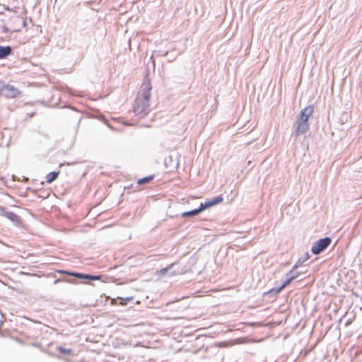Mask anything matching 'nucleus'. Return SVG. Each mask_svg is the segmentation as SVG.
<instances>
[{"mask_svg": "<svg viewBox=\"0 0 362 362\" xmlns=\"http://www.w3.org/2000/svg\"><path fill=\"white\" fill-rule=\"evenodd\" d=\"M151 85L149 81L142 84V90L139 93L133 105L134 113L143 117L149 112V100L151 97Z\"/></svg>", "mask_w": 362, "mask_h": 362, "instance_id": "1", "label": "nucleus"}, {"mask_svg": "<svg viewBox=\"0 0 362 362\" xmlns=\"http://www.w3.org/2000/svg\"><path fill=\"white\" fill-rule=\"evenodd\" d=\"M331 243V239L328 237L320 239L316 241L311 248V251L315 255L320 254L322 250L326 249Z\"/></svg>", "mask_w": 362, "mask_h": 362, "instance_id": "2", "label": "nucleus"}, {"mask_svg": "<svg viewBox=\"0 0 362 362\" xmlns=\"http://www.w3.org/2000/svg\"><path fill=\"white\" fill-rule=\"evenodd\" d=\"M1 94L6 98H13L20 94V91L13 86L7 84L1 88Z\"/></svg>", "mask_w": 362, "mask_h": 362, "instance_id": "3", "label": "nucleus"}, {"mask_svg": "<svg viewBox=\"0 0 362 362\" xmlns=\"http://www.w3.org/2000/svg\"><path fill=\"white\" fill-rule=\"evenodd\" d=\"M223 201V198L222 196H218L215 198H214L211 200H208L205 202L204 203H202L199 206L200 209H202V211H204L206 209L210 208L211 206H214L216 204H218L221 203Z\"/></svg>", "mask_w": 362, "mask_h": 362, "instance_id": "4", "label": "nucleus"}, {"mask_svg": "<svg viewBox=\"0 0 362 362\" xmlns=\"http://www.w3.org/2000/svg\"><path fill=\"white\" fill-rule=\"evenodd\" d=\"M297 126L296 129V135L299 136L305 133L309 129V123L297 119Z\"/></svg>", "mask_w": 362, "mask_h": 362, "instance_id": "5", "label": "nucleus"}, {"mask_svg": "<svg viewBox=\"0 0 362 362\" xmlns=\"http://www.w3.org/2000/svg\"><path fill=\"white\" fill-rule=\"evenodd\" d=\"M313 112V107L308 106L300 111L299 117L298 119L308 122L310 116Z\"/></svg>", "mask_w": 362, "mask_h": 362, "instance_id": "6", "label": "nucleus"}, {"mask_svg": "<svg viewBox=\"0 0 362 362\" xmlns=\"http://www.w3.org/2000/svg\"><path fill=\"white\" fill-rule=\"evenodd\" d=\"M61 273H66L68 274L70 276H76L81 279H86L90 280H99L100 279V276H93V275H88V274H83L81 273H71V272H66L63 271H59Z\"/></svg>", "mask_w": 362, "mask_h": 362, "instance_id": "7", "label": "nucleus"}, {"mask_svg": "<svg viewBox=\"0 0 362 362\" xmlns=\"http://www.w3.org/2000/svg\"><path fill=\"white\" fill-rule=\"evenodd\" d=\"M11 53V48L9 46H0V59H3L8 56Z\"/></svg>", "mask_w": 362, "mask_h": 362, "instance_id": "8", "label": "nucleus"}, {"mask_svg": "<svg viewBox=\"0 0 362 362\" xmlns=\"http://www.w3.org/2000/svg\"><path fill=\"white\" fill-rule=\"evenodd\" d=\"M4 216L14 223H19L21 221L20 217L13 212H6Z\"/></svg>", "mask_w": 362, "mask_h": 362, "instance_id": "9", "label": "nucleus"}, {"mask_svg": "<svg viewBox=\"0 0 362 362\" xmlns=\"http://www.w3.org/2000/svg\"><path fill=\"white\" fill-rule=\"evenodd\" d=\"M58 175H59L58 172H51V173H48L46 176L47 182V183L52 182L54 180H55L57 178Z\"/></svg>", "mask_w": 362, "mask_h": 362, "instance_id": "10", "label": "nucleus"}, {"mask_svg": "<svg viewBox=\"0 0 362 362\" xmlns=\"http://www.w3.org/2000/svg\"><path fill=\"white\" fill-rule=\"evenodd\" d=\"M153 178H154V175H149L148 177H145L138 180L137 183L140 185L146 184V183H148L151 180H153Z\"/></svg>", "mask_w": 362, "mask_h": 362, "instance_id": "11", "label": "nucleus"}, {"mask_svg": "<svg viewBox=\"0 0 362 362\" xmlns=\"http://www.w3.org/2000/svg\"><path fill=\"white\" fill-rule=\"evenodd\" d=\"M201 211H202V209H200V207H199L197 209L192 210V211H187V212H184L182 214V216L183 217H186V216H195V215H197Z\"/></svg>", "mask_w": 362, "mask_h": 362, "instance_id": "12", "label": "nucleus"}, {"mask_svg": "<svg viewBox=\"0 0 362 362\" xmlns=\"http://www.w3.org/2000/svg\"><path fill=\"white\" fill-rule=\"evenodd\" d=\"M117 298L119 300V305L124 306V305H126L129 302L132 301L134 299V297L133 296L127 297V298L118 297Z\"/></svg>", "mask_w": 362, "mask_h": 362, "instance_id": "13", "label": "nucleus"}, {"mask_svg": "<svg viewBox=\"0 0 362 362\" xmlns=\"http://www.w3.org/2000/svg\"><path fill=\"white\" fill-rule=\"evenodd\" d=\"M296 278V276H292L291 277L290 279H288V280H286L284 284L280 287L277 290H276V292L277 293H279L283 288H284L286 286H287L288 285H289L292 281Z\"/></svg>", "mask_w": 362, "mask_h": 362, "instance_id": "14", "label": "nucleus"}, {"mask_svg": "<svg viewBox=\"0 0 362 362\" xmlns=\"http://www.w3.org/2000/svg\"><path fill=\"white\" fill-rule=\"evenodd\" d=\"M57 349L62 354L71 355V353H72V349H65V348H64L62 346L58 347Z\"/></svg>", "mask_w": 362, "mask_h": 362, "instance_id": "15", "label": "nucleus"}, {"mask_svg": "<svg viewBox=\"0 0 362 362\" xmlns=\"http://www.w3.org/2000/svg\"><path fill=\"white\" fill-rule=\"evenodd\" d=\"M173 264H172L170 266H169V267H167V268H163V269H160V270L157 271V272H156V274H157L158 275H160V276H163V275L166 274V273L168 272V270H169V269L173 267Z\"/></svg>", "mask_w": 362, "mask_h": 362, "instance_id": "16", "label": "nucleus"}, {"mask_svg": "<svg viewBox=\"0 0 362 362\" xmlns=\"http://www.w3.org/2000/svg\"><path fill=\"white\" fill-rule=\"evenodd\" d=\"M110 303H111V305H116V303H117V300H116V299H115V298H112V299L111 300V301H110Z\"/></svg>", "mask_w": 362, "mask_h": 362, "instance_id": "17", "label": "nucleus"}]
</instances>
